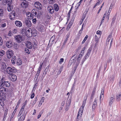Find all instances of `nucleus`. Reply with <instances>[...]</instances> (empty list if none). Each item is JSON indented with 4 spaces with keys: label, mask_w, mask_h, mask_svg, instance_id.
<instances>
[{
    "label": "nucleus",
    "mask_w": 121,
    "mask_h": 121,
    "mask_svg": "<svg viewBox=\"0 0 121 121\" xmlns=\"http://www.w3.org/2000/svg\"><path fill=\"white\" fill-rule=\"evenodd\" d=\"M2 87L5 86L7 87H9L10 86V82L9 81H6V78L2 77L1 80Z\"/></svg>",
    "instance_id": "nucleus-1"
},
{
    "label": "nucleus",
    "mask_w": 121,
    "mask_h": 121,
    "mask_svg": "<svg viewBox=\"0 0 121 121\" xmlns=\"http://www.w3.org/2000/svg\"><path fill=\"white\" fill-rule=\"evenodd\" d=\"M16 69L14 67L11 68L9 67L6 69V72L7 73L10 75L12 74L13 73L16 72Z\"/></svg>",
    "instance_id": "nucleus-2"
},
{
    "label": "nucleus",
    "mask_w": 121,
    "mask_h": 121,
    "mask_svg": "<svg viewBox=\"0 0 121 121\" xmlns=\"http://www.w3.org/2000/svg\"><path fill=\"white\" fill-rule=\"evenodd\" d=\"M13 50H8L7 52V56L8 59H10L13 57Z\"/></svg>",
    "instance_id": "nucleus-3"
},
{
    "label": "nucleus",
    "mask_w": 121,
    "mask_h": 121,
    "mask_svg": "<svg viewBox=\"0 0 121 121\" xmlns=\"http://www.w3.org/2000/svg\"><path fill=\"white\" fill-rule=\"evenodd\" d=\"M34 5L35 7L39 10H41L42 8V4L39 2H35Z\"/></svg>",
    "instance_id": "nucleus-4"
},
{
    "label": "nucleus",
    "mask_w": 121,
    "mask_h": 121,
    "mask_svg": "<svg viewBox=\"0 0 121 121\" xmlns=\"http://www.w3.org/2000/svg\"><path fill=\"white\" fill-rule=\"evenodd\" d=\"M9 78L13 82L16 81L17 79L16 76L14 74H11L9 76Z\"/></svg>",
    "instance_id": "nucleus-5"
},
{
    "label": "nucleus",
    "mask_w": 121,
    "mask_h": 121,
    "mask_svg": "<svg viewBox=\"0 0 121 121\" xmlns=\"http://www.w3.org/2000/svg\"><path fill=\"white\" fill-rule=\"evenodd\" d=\"M28 4L26 0H24L21 4V6L23 8H26L28 6Z\"/></svg>",
    "instance_id": "nucleus-6"
},
{
    "label": "nucleus",
    "mask_w": 121,
    "mask_h": 121,
    "mask_svg": "<svg viewBox=\"0 0 121 121\" xmlns=\"http://www.w3.org/2000/svg\"><path fill=\"white\" fill-rule=\"evenodd\" d=\"M15 11H13L11 12L9 14L10 18L11 20L14 19L15 17Z\"/></svg>",
    "instance_id": "nucleus-7"
},
{
    "label": "nucleus",
    "mask_w": 121,
    "mask_h": 121,
    "mask_svg": "<svg viewBox=\"0 0 121 121\" xmlns=\"http://www.w3.org/2000/svg\"><path fill=\"white\" fill-rule=\"evenodd\" d=\"M48 11H49L50 13L52 14L54 12V9L53 7L51 5L48 6L47 8Z\"/></svg>",
    "instance_id": "nucleus-8"
},
{
    "label": "nucleus",
    "mask_w": 121,
    "mask_h": 121,
    "mask_svg": "<svg viewBox=\"0 0 121 121\" xmlns=\"http://www.w3.org/2000/svg\"><path fill=\"white\" fill-rule=\"evenodd\" d=\"M25 23L26 25L27 26L30 27L32 26V23L31 21L27 19L25 20Z\"/></svg>",
    "instance_id": "nucleus-9"
},
{
    "label": "nucleus",
    "mask_w": 121,
    "mask_h": 121,
    "mask_svg": "<svg viewBox=\"0 0 121 121\" xmlns=\"http://www.w3.org/2000/svg\"><path fill=\"white\" fill-rule=\"evenodd\" d=\"M26 15L28 17V19H31L33 18V15L30 12H27L26 13Z\"/></svg>",
    "instance_id": "nucleus-10"
},
{
    "label": "nucleus",
    "mask_w": 121,
    "mask_h": 121,
    "mask_svg": "<svg viewBox=\"0 0 121 121\" xmlns=\"http://www.w3.org/2000/svg\"><path fill=\"white\" fill-rule=\"evenodd\" d=\"M15 38L17 42L19 43L21 42L22 41V37L20 35H18L16 36Z\"/></svg>",
    "instance_id": "nucleus-11"
},
{
    "label": "nucleus",
    "mask_w": 121,
    "mask_h": 121,
    "mask_svg": "<svg viewBox=\"0 0 121 121\" xmlns=\"http://www.w3.org/2000/svg\"><path fill=\"white\" fill-rule=\"evenodd\" d=\"M15 23L16 26L17 27H20L22 26V23L20 21L17 20L15 22Z\"/></svg>",
    "instance_id": "nucleus-12"
},
{
    "label": "nucleus",
    "mask_w": 121,
    "mask_h": 121,
    "mask_svg": "<svg viewBox=\"0 0 121 121\" xmlns=\"http://www.w3.org/2000/svg\"><path fill=\"white\" fill-rule=\"evenodd\" d=\"M97 98H95V100L93 103V104L92 106V109H95L97 105Z\"/></svg>",
    "instance_id": "nucleus-13"
},
{
    "label": "nucleus",
    "mask_w": 121,
    "mask_h": 121,
    "mask_svg": "<svg viewBox=\"0 0 121 121\" xmlns=\"http://www.w3.org/2000/svg\"><path fill=\"white\" fill-rule=\"evenodd\" d=\"M1 69L2 70H4L6 68L7 66L5 63L4 62H2L1 63Z\"/></svg>",
    "instance_id": "nucleus-14"
},
{
    "label": "nucleus",
    "mask_w": 121,
    "mask_h": 121,
    "mask_svg": "<svg viewBox=\"0 0 121 121\" xmlns=\"http://www.w3.org/2000/svg\"><path fill=\"white\" fill-rule=\"evenodd\" d=\"M76 56L74 55L71 58V63H75L76 62H77L76 58Z\"/></svg>",
    "instance_id": "nucleus-15"
},
{
    "label": "nucleus",
    "mask_w": 121,
    "mask_h": 121,
    "mask_svg": "<svg viewBox=\"0 0 121 121\" xmlns=\"http://www.w3.org/2000/svg\"><path fill=\"white\" fill-rule=\"evenodd\" d=\"M87 98V97H85L84 98L83 100V103L82 105V106H81V108H84L85 106L86 103V99Z\"/></svg>",
    "instance_id": "nucleus-16"
},
{
    "label": "nucleus",
    "mask_w": 121,
    "mask_h": 121,
    "mask_svg": "<svg viewBox=\"0 0 121 121\" xmlns=\"http://www.w3.org/2000/svg\"><path fill=\"white\" fill-rule=\"evenodd\" d=\"M54 8V10L56 11H57L59 10V7L57 4H54L53 5V7Z\"/></svg>",
    "instance_id": "nucleus-17"
},
{
    "label": "nucleus",
    "mask_w": 121,
    "mask_h": 121,
    "mask_svg": "<svg viewBox=\"0 0 121 121\" xmlns=\"http://www.w3.org/2000/svg\"><path fill=\"white\" fill-rule=\"evenodd\" d=\"M76 58L77 59L76 60L77 61V62H76V63L75 64V65L74 67V68H75V69H76L77 68V67L78 65L80 62L79 61L81 59V58H80L79 57H78L77 58Z\"/></svg>",
    "instance_id": "nucleus-18"
},
{
    "label": "nucleus",
    "mask_w": 121,
    "mask_h": 121,
    "mask_svg": "<svg viewBox=\"0 0 121 121\" xmlns=\"http://www.w3.org/2000/svg\"><path fill=\"white\" fill-rule=\"evenodd\" d=\"M6 45L7 47L8 48H10L13 46V44L11 41H7L6 43Z\"/></svg>",
    "instance_id": "nucleus-19"
},
{
    "label": "nucleus",
    "mask_w": 121,
    "mask_h": 121,
    "mask_svg": "<svg viewBox=\"0 0 121 121\" xmlns=\"http://www.w3.org/2000/svg\"><path fill=\"white\" fill-rule=\"evenodd\" d=\"M26 45L28 48L31 49L32 47V45L30 42H27L26 43Z\"/></svg>",
    "instance_id": "nucleus-20"
},
{
    "label": "nucleus",
    "mask_w": 121,
    "mask_h": 121,
    "mask_svg": "<svg viewBox=\"0 0 121 121\" xmlns=\"http://www.w3.org/2000/svg\"><path fill=\"white\" fill-rule=\"evenodd\" d=\"M114 97L113 95H112V97L110 98V100L109 102V105H111V104H112L113 101H114Z\"/></svg>",
    "instance_id": "nucleus-21"
},
{
    "label": "nucleus",
    "mask_w": 121,
    "mask_h": 121,
    "mask_svg": "<svg viewBox=\"0 0 121 121\" xmlns=\"http://www.w3.org/2000/svg\"><path fill=\"white\" fill-rule=\"evenodd\" d=\"M7 88L4 87H1L0 88V91L2 93H4V92H7Z\"/></svg>",
    "instance_id": "nucleus-22"
},
{
    "label": "nucleus",
    "mask_w": 121,
    "mask_h": 121,
    "mask_svg": "<svg viewBox=\"0 0 121 121\" xmlns=\"http://www.w3.org/2000/svg\"><path fill=\"white\" fill-rule=\"evenodd\" d=\"M71 99H69V100H67V103H68V106H67V103L66 104V107H67V108H66V109H65V110L66 111H67L68 109H69V108H68V107L69 106V105H70V103H71Z\"/></svg>",
    "instance_id": "nucleus-23"
},
{
    "label": "nucleus",
    "mask_w": 121,
    "mask_h": 121,
    "mask_svg": "<svg viewBox=\"0 0 121 121\" xmlns=\"http://www.w3.org/2000/svg\"><path fill=\"white\" fill-rule=\"evenodd\" d=\"M116 15H115L114 16L112 19V21L111 22V26L114 24L115 22V21L116 18Z\"/></svg>",
    "instance_id": "nucleus-24"
},
{
    "label": "nucleus",
    "mask_w": 121,
    "mask_h": 121,
    "mask_svg": "<svg viewBox=\"0 0 121 121\" xmlns=\"http://www.w3.org/2000/svg\"><path fill=\"white\" fill-rule=\"evenodd\" d=\"M83 108H81L79 109V111L78 112V114L77 115V118L78 117V116H79V114H80V116H81V115H82V114L81 113H82L83 111Z\"/></svg>",
    "instance_id": "nucleus-25"
},
{
    "label": "nucleus",
    "mask_w": 121,
    "mask_h": 121,
    "mask_svg": "<svg viewBox=\"0 0 121 121\" xmlns=\"http://www.w3.org/2000/svg\"><path fill=\"white\" fill-rule=\"evenodd\" d=\"M12 3V0H6V3L8 5L11 6Z\"/></svg>",
    "instance_id": "nucleus-26"
},
{
    "label": "nucleus",
    "mask_w": 121,
    "mask_h": 121,
    "mask_svg": "<svg viewBox=\"0 0 121 121\" xmlns=\"http://www.w3.org/2000/svg\"><path fill=\"white\" fill-rule=\"evenodd\" d=\"M116 99L118 101H119L121 99V93H120L117 95Z\"/></svg>",
    "instance_id": "nucleus-27"
},
{
    "label": "nucleus",
    "mask_w": 121,
    "mask_h": 121,
    "mask_svg": "<svg viewBox=\"0 0 121 121\" xmlns=\"http://www.w3.org/2000/svg\"><path fill=\"white\" fill-rule=\"evenodd\" d=\"M5 54V52L4 50H1L0 51V60H1L2 57Z\"/></svg>",
    "instance_id": "nucleus-28"
},
{
    "label": "nucleus",
    "mask_w": 121,
    "mask_h": 121,
    "mask_svg": "<svg viewBox=\"0 0 121 121\" xmlns=\"http://www.w3.org/2000/svg\"><path fill=\"white\" fill-rule=\"evenodd\" d=\"M73 22V21H71L68 24L67 28V30H69Z\"/></svg>",
    "instance_id": "nucleus-29"
},
{
    "label": "nucleus",
    "mask_w": 121,
    "mask_h": 121,
    "mask_svg": "<svg viewBox=\"0 0 121 121\" xmlns=\"http://www.w3.org/2000/svg\"><path fill=\"white\" fill-rule=\"evenodd\" d=\"M95 88H94L93 89L92 91L91 94V99H92L94 97V95L95 94Z\"/></svg>",
    "instance_id": "nucleus-30"
},
{
    "label": "nucleus",
    "mask_w": 121,
    "mask_h": 121,
    "mask_svg": "<svg viewBox=\"0 0 121 121\" xmlns=\"http://www.w3.org/2000/svg\"><path fill=\"white\" fill-rule=\"evenodd\" d=\"M92 48H90L88 49L87 52L86 53V55H89L91 52Z\"/></svg>",
    "instance_id": "nucleus-31"
},
{
    "label": "nucleus",
    "mask_w": 121,
    "mask_h": 121,
    "mask_svg": "<svg viewBox=\"0 0 121 121\" xmlns=\"http://www.w3.org/2000/svg\"><path fill=\"white\" fill-rule=\"evenodd\" d=\"M24 110H23L22 109H20V110L18 114V117H19L20 116L23 114L24 113V111L23 112Z\"/></svg>",
    "instance_id": "nucleus-32"
},
{
    "label": "nucleus",
    "mask_w": 121,
    "mask_h": 121,
    "mask_svg": "<svg viewBox=\"0 0 121 121\" xmlns=\"http://www.w3.org/2000/svg\"><path fill=\"white\" fill-rule=\"evenodd\" d=\"M70 32H69L68 33L67 35H66V39L65 40V41H67L68 39H69V37L70 35Z\"/></svg>",
    "instance_id": "nucleus-33"
},
{
    "label": "nucleus",
    "mask_w": 121,
    "mask_h": 121,
    "mask_svg": "<svg viewBox=\"0 0 121 121\" xmlns=\"http://www.w3.org/2000/svg\"><path fill=\"white\" fill-rule=\"evenodd\" d=\"M13 8V7L11 5H8L7 8L8 11L9 12L11 11L12 10Z\"/></svg>",
    "instance_id": "nucleus-34"
},
{
    "label": "nucleus",
    "mask_w": 121,
    "mask_h": 121,
    "mask_svg": "<svg viewBox=\"0 0 121 121\" xmlns=\"http://www.w3.org/2000/svg\"><path fill=\"white\" fill-rule=\"evenodd\" d=\"M43 112V110L41 111L39 113V114L37 118L39 119L41 116Z\"/></svg>",
    "instance_id": "nucleus-35"
},
{
    "label": "nucleus",
    "mask_w": 121,
    "mask_h": 121,
    "mask_svg": "<svg viewBox=\"0 0 121 121\" xmlns=\"http://www.w3.org/2000/svg\"><path fill=\"white\" fill-rule=\"evenodd\" d=\"M112 4H111L110 7V8H109V10L108 11V13H109V14H108V17H109V15L110 14V13L111 12V11L112 10ZM108 18L109 19V18Z\"/></svg>",
    "instance_id": "nucleus-36"
},
{
    "label": "nucleus",
    "mask_w": 121,
    "mask_h": 121,
    "mask_svg": "<svg viewBox=\"0 0 121 121\" xmlns=\"http://www.w3.org/2000/svg\"><path fill=\"white\" fill-rule=\"evenodd\" d=\"M49 67L48 66L45 69L44 71V72L43 74L45 75L47 73V72L48 71Z\"/></svg>",
    "instance_id": "nucleus-37"
},
{
    "label": "nucleus",
    "mask_w": 121,
    "mask_h": 121,
    "mask_svg": "<svg viewBox=\"0 0 121 121\" xmlns=\"http://www.w3.org/2000/svg\"><path fill=\"white\" fill-rule=\"evenodd\" d=\"M88 36L87 35H86L85 37L84 40H83V41H82V44L84 43L85 42V41H86V40H87V39L88 38Z\"/></svg>",
    "instance_id": "nucleus-38"
},
{
    "label": "nucleus",
    "mask_w": 121,
    "mask_h": 121,
    "mask_svg": "<svg viewBox=\"0 0 121 121\" xmlns=\"http://www.w3.org/2000/svg\"><path fill=\"white\" fill-rule=\"evenodd\" d=\"M48 1L49 3L51 4H53L55 2V0H48Z\"/></svg>",
    "instance_id": "nucleus-39"
},
{
    "label": "nucleus",
    "mask_w": 121,
    "mask_h": 121,
    "mask_svg": "<svg viewBox=\"0 0 121 121\" xmlns=\"http://www.w3.org/2000/svg\"><path fill=\"white\" fill-rule=\"evenodd\" d=\"M3 11L2 9H0V16H3Z\"/></svg>",
    "instance_id": "nucleus-40"
},
{
    "label": "nucleus",
    "mask_w": 121,
    "mask_h": 121,
    "mask_svg": "<svg viewBox=\"0 0 121 121\" xmlns=\"http://www.w3.org/2000/svg\"><path fill=\"white\" fill-rule=\"evenodd\" d=\"M63 68V66H61L60 67V69H59V71H58V73L57 74H59L61 72V71H62V70Z\"/></svg>",
    "instance_id": "nucleus-41"
},
{
    "label": "nucleus",
    "mask_w": 121,
    "mask_h": 121,
    "mask_svg": "<svg viewBox=\"0 0 121 121\" xmlns=\"http://www.w3.org/2000/svg\"><path fill=\"white\" fill-rule=\"evenodd\" d=\"M6 24L5 23H4L0 25V27L1 28H4L6 26Z\"/></svg>",
    "instance_id": "nucleus-42"
},
{
    "label": "nucleus",
    "mask_w": 121,
    "mask_h": 121,
    "mask_svg": "<svg viewBox=\"0 0 121 121\" xmlns=\"http://www.w3.org/2000/svg\"><path fill=\"white\" fill-rule=\"evenodd\" d=\"M95 41L96 43H97L99 40V39L98 38V37L96 35H95Z\"/></svg>",
    "instance_id": "nucleus-43"
},
{
    "label": "nucleus",
    "mask_w": 121,
    "mask_h": 121,
    "mask_svg": "<svg viewBox=\"0 0 121 121\" xmlns=\"http://www.w3.org/2000/svg\"><path fill=\"white\" fill-rule=\"evenodd\" d=\"M73 8V6H72L68 14V17H69H69H70V14L71 13V10Z\"/></svg>",
    "instance_id": "nucleus-44"
},
{
    "label": "nucleus",
    "mask_w": 121,
    "mask_h": 121,
    "mask_svg": "<svg viewBox=\"0 0 121 121\" xmlns=\"http://www.w3.org/2000/svg\"><path fill=\"white\" fill-rule=\"evenodd\" d=\"M43 30V28L42 26H40L39 27L38 29L39 31L40 32L42 31Z\"/></svg>",
    "instance_id": "nucleus-45"
},
{
    "label": "nucleus",
    "mask_w": 121,
    "mask_h": 121,
    "mask_svg": "<svg viewBox=\"0 0 121 121\" xmlns=\"http://www.w3.org/2000/svg\"><path fill=\"white\" fill-rule=\"evenodd\" d=\"M21 32H22V33L24 34V33H25L26 34V30L25 29H22L21 31Z\"/></svg>",
    "instance_id": "nucleus-46"
},
{
    "label": "nucleus",
    "mask_w": 121,
    "mask_h": 121,
    "mask_svg": "<svg viewBox=\"0 0 121 121\" xmlns=\"http://www.w3.org/2000/svg\"><path fill=\"white\" fill-rule=\"evenodd\" d=\"M37 45L36 43H34L33 46V48L34 49H36L37 48Z\"/></svg>",
    "instance_id": "nucleus-47"
},
{
    "label": "nucleus",
    "mask_w": 121,
    "mask_h": 121,
    "mask_svg": "<svg viewBox=\"0 0 121 121\" xmlns=\"http://www.w3.org/2000/svg\"><path fill=\"white\" fill-rule=\"evenodd\" d=\"M104 95H102L101 94L100 97V101H101L103 99L104 97Z\"/></svg>",
    "instance_id": "nucleus-48"
},
{
    "label": "nucleus",
    "mask_w": 121,
    "mask_h": 121,
    "mask_svg": "<svg viewBox=\"0 0 121 121\" xmlns=\"http://www.w3.org/2000/svg\"><path fill=\"white\" fill-rule=\"evenodd\" d=\"M31 93H32V94L31 95L30 98L31 99H32L35 96V93L34 92H32Z\"/></svg>",
    "instance_id": "nucleus-49"
},
{
    "label": "nucleus",
    "mask_w": 121,
    "mask_h": 121,
    "mask_svg": "<svg viewBox=\"0 0 121 121\" xmlns=\"http://www.w3.org/2000/svg\"><path fill=\"white\" fill-rule=\"evenodd\" d=\"M25 52L26 53L28 54L30 53V52H29V50L28 48H26L25 50Z\"/></svg>",
    "instance_id": "nucleus-50"
},
{
    "label": "nucleus",
    "mask_w": 121,
    "mask_h": 121,
    "mask_svg": "<svg viewBox=\"0 0 121 121\" xmlns=\"http://www.w3.org/2000/svg\"><path fill=\"white\" fill-rule=\"evenodd\" d=\"M32 22L34 24H35L36 22V18H35L34 19H33L32 20Z\"/></svg>",
    "instance_id": "nucleus-51"
},
{
    "label": "nucleus",
    "mask_w": 121,
    "mask_h": 121,
    "mask_svg": "<svg viewBox=\"0 0 121 121\" xmlns=\"http://www.w3.org/2000/svg\"><path fill=\"white\" fill-rule=\"evenodd\" d=\"M55 37L54 35L52 36L51 38L50 41L52 42L53 41L55 38Z\"/></svg>",
    "instance_id": "nucleus-52"
},
{
    "label": "nucleus",
    "mask_w": 121,
    "mask_h": 121,
    "mask_svg": "<svg viewBox=\"0 0 121 121\" xmlns=\"http://www.w3.org/2000/svg\"><path fill=\"white\" fill-rule=\"evenodd\" d=\"M3 40L2 38L0 36V45H1L3 44Z\"/></svg>",
    "instance_id": "nucleus-53"
},
{
    "label": "nucleus",
    "mask_w": 121,
    "mask_h": 121,
    "mask_svg": "<svg viewBox=\"0 0 121 121\" xmlns=\"http://www.w3.org/2000/svg\"><path fill=\"white\" fill-rule=\"evenodd\" d=\"M64 59L63 58H61L60 59V60L59 61V63L60 64H61V63L64 61Z\"/></svg>",
    "instance_id": "nucleus-54"
},
{
    "label": "nucleus",
    "mask_w": 121,
    "mask_h": 121,
    "mask_svg": "<svg viewBox=\"0 0 121 121\" xmlns=\"http://www.w3.org/2000/svg\"><path fill=\"white\" fill-rule=\"evenodd\" d=\"M78 49H77L74 52V55H75V56H76V55L78 52Z\"/></svg>",
    "instance_id": "nucleus-55"
},
{
    "label": "nucleus",
    "mask_w": 121,
    "mask_h": 121,
    "mask_svg": "<svg viewBox=\"0 0 121 121\" xmlns=\"http://www.w3.org/2000/svg\"><path fill=\"white\" fill-rule=\"evenodd\" d=\"M18 63V64L19 65H20L22 64V61L20 60L18 61L17 62Z\"/></svg>",
    "instance_id": "nucleus-56"
},
{
    "label": "nucleus",
    "mask_w": 121,
    "mask_h": 121,
    "mask_svg": "<svg viewBox=\"0 0 121 121\" xmlns=\"http://www.w3.org/2000/svg\"><path fill=\"white\" fill-rule=\"evenodd\" d=\"M105 19V17L104 16L103 17L102 19L101 20V22L100 23V26L101 25V24L103 23L104 22V20Z\"/></svg>",
    "instance_id": "nucleus-57"
},
{
    "label": "nucleus",
    "mask_w": 121,
    "mask_h": 121,
    "mask_svg": "<svg viewBox=\"0 0 121 121\" xmlns=\"http://www.w3.org/2000/svg\"><path fill=\"white\" fill-rule=\"evenodd\" d=\"M11 61L12 63L13 64H14L15 63V60H14L12 59Z\"/></svg>",
    "instance_id": "nucleus-58"
},
{
    "label": "nucleus",
    "mask_w": 121,
    "mask_h": 121,
    "mask_svg": "<svg viewBox=\"0 0 121 121\" xmlns=\"http://www.w3.org/2000/svg\"><path fill=\"white\" fill-rule=\"evenodd\" d=\"M13 33L14 34H16L17 32V30L15 29H14V30H13Z\"/></svg>",
    "instance_id": "nucleus-59"
},
{
    "label": "nucleus",
    "mask_w": 121,
    "mask_h": 121,
    "mask_svg": "<svg viewBox=\"0 0 121 121\" xmlns=\"http://www.w3.org/2000/svg\"><path fill=\"white\" fill-rule=\"evenodd\" d=\"M42 64H40V66L39 67V68L38 69V70H39L41 71V69L42 68Z\"/></svg>",
    "instance_id": "nucleus-60"
},
{
    "label": "nucleus",
    "mask_w": 121,
    "mask_h": 121,
    "mask_svg": "<svg viewBox=\"0 0 121 121\" xmlns=\"http://www.w3.org/2000/svg\"><path fill=\"white\" fill-rule=\"evenodd\" d=\"M112 32L110 33V35L108 36V38L111 39V38L112 37Z\"/></svg>",
    "instance_id": "nucleus-61"
},
{
    "label": "nucleus",
    "mask_w": 121,
    "mask_h": 121,
    "mask_svg": "<svg viewBox=\"0 0 121 121\" xmlns=\"http://www.w3.org/2000/svg\"><path fill=\"white\" fill-rule=\"evenodd\" d=\"M110 39H110V38L109 39V38H107V40H106V44H107V43H109V41H110Z\"/></svg>",
    "instance_id": "nucleus-62"
},
{
    "label": "nucleus",
    "mask_w": 121,
    "mask_h": 121,
    "mask_svg": "<svg viewBox=\"0 0 121 121\" xmlns=\"http://www.w3.org/2000/svg\"><path fill=\"white\" fill-rule=\"evenodd\" d=\"M17 109L15 108V109L14 110L13 112V113H12V115H14L15 113H16V111H17Z\"/></svg>",
    "instance_id": "nucleus-63"
},
{
    "label": "nucleus",
    "mask_w": 121,
    "mask_h": 121,
    "mask_svg": "<svg viewBox=\"0 0 121 121\" xmlns=\"http://www.w3.org/2000/svg\"><path fill=\"white\" fill-rule=\"evenodd\" d=\"M45 98L44 97H43L42 98L41 100H40V102H43Z\"/></svg>",
    "instance_id": "nucleus-64"
}]
</instances>
